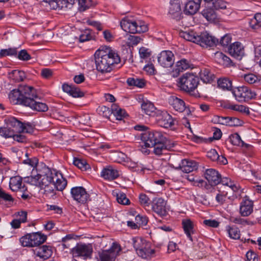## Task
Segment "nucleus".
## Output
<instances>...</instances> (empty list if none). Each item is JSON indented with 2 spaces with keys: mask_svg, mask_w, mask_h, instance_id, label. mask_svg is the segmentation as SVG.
I'll list each match as a JSON object with an SVG mask.
<instances>
[{
  "mask_svg": "<svg viewBox=\"0 0 261 261\" xmlns=\"http://www.w3.org/2000/svg\"><path fill=\"white\" fill-rule=\"evenodd\" d=\"M36 90L32 86L20 85L18 89L12 90L9 94L10 102L13 105H22L38 112H46L48 107L45 103L37 101Z\"/></svg>",
  "mask_w": 261,
  "mask_h": 261,
  "instance_id": "obj_1",
  "label": "nucleus"
},
{
  "mask_svg": "<svg viewBox=\"0 0 261 261\" xmlns=\"http://www.w3.org/2000/svg\"><path fill=\"white\" fill-rule=\"evenodd\" d=\"M96 70L102 73L110 72L121 59L117 51L109 46L100 47L94 54Z\"/></svg>",
  "mask_w": 261,
  "mask_h": 261,
  "instance_id": "obj_2",
  "label": "nucleus"
},
{
  "mask_svg": "<svg viewBox=\"0 0 261 261\" xmlns=\"http://www.w3.org/2000/svg\"><path fill=\"white\" fill-rule=\"evenodd\" d=\"M47 170V172L44 175H41L39 173L35 174L33 169L30 176L24 177V182L41 188L53 182L57 190L63 191L65 188V183L63 182L64 179L61 173L55 170L51 171L48 168Z\"/></svg>",
  "mask_w": 261,
  "mask_h": 261,
  "instance_id": "obj_3",
  "label": "nucleus"
},
{
  "mask_svg": "<svg viewBox=\"0 0 261 261\" xmlns=\"http://www.w3.org/2000/svg\"><path fill=\"white\" fill-rule=\"evenodd\" d=\"M199 82V78L196 74L192 72H187L178 79V86L181 90L197 97L200 96V94L195 90Z\"/></svg>",
  "mask_w": 261,
  "mask_h": 261,
  "instance_id": "obj_4",
  "label": "nucleus"
},
{
  "mask_svg": "<svg viewBox=\"0 0 261 261\" xmlns=\"http://www.w3.org/2000/svg\"><path fill=\"white\" fill-rule=\"evenodd\" d=\"M133 244L137 254L143 258H147L154 253L150 243L142 238H133Z\"/></svg>",
  "mask_w": 261,
  "mask_h": 261,
  "instance_id": "obj_5",
  "label": "nucleus"
},
{
  "mask_svg": "<svg viewBox=\"0 0 261 261\" xmlns=\"http://www.w3.org/2000/svg\"><path fill=\"white\" fill-rule=\"evenodd\" d=\"M121 28L130 33H141L148 30L147 25L144 22L133 21L128 18L123 19L120 22Z\"/></svg>",
  "mask_w": 261,
  "mask_h": 261,
  "instance_id": "obj_6",
  "label": "nucleus"
},
{
  "mask_svg": "<svg viewBox=\"0 0 261 261\" xmlns=\"http://www.w3.org/2000/svg\"><path fill=\"white\" fill-rule=\"evenodd\" d=\"M5 124L13 128L14 132L31 133L33 130L32 126L29 123H22L14 117H8L5 119Z\"/></svg>",
  "mask_w": 261,
  "mask_h": 261,
  "instance_id": "obj_7",
  "label": "nucleus"
},
{
  "mask_svg": "<svg viewBox=\"0 0 261 261\" xmlns=\"http://www.w3.org/2000/svg\"><path fill=\"white\" fill-rule=\"evenodd\" d=\"M121 251L120 246L116 243H113L109 249L98 252V261H115Z\"/></svg>",
  "mask_w": 261,
  "mask_h": 261,
  "instance_id": "obj_8",
  "label": "nucleus"
},
{
  "mask_svg": "<svg viewBox=\"0 0 261 261\" xmlns=\"http://www.w3.org/2000/svg\"><path fill=\"white\" fill-rule=\"evenodd\" d=\"M163 136L160 132L146 131L141 134V140L146 147H152L156 142L163 140Z\"/></svg>",
  "mask_w": 261,
  "mask_h": 261,
  "instance_id": "obj_9",
  "label": "nucleus"
},
{
  "mask_svg": "<svg viewBox=\"0 0 261 261\" xmlns=\"http://www.w3.org/2000/svg\"><path fill=\"white\" fill-rule=\"evenodd\" d=\"M236 99L240 101H246L254 98L256 93L246 86L236 88L232 92Z\"/></svg>",
  "mask_w": 261,
  "mask_h": 261,
  "instance_id": "obj_10",
  "label": "nucleus"
},
{
  "mask_svg": "<svg viewBox=\"0 0 261 261\" xmlns=\"http://www.w3.org/2000/svg\"><path fill=\"white\" fill-rule=\"evenodd\" d=\"M202 8V14L208 21L215 22L217 20V14L212 6V0H203Z\"/></svg>",
  "mask_w": 261,
  "mask_h": 261,
  "instance_id": "obj_11",
  "label": "nucleus"
},
{
  "mask_svg": "<svg viewBox=\"0 0 261 261\" xmlns=\"http://www.w3.org/2000/svg\"><path fill=\"white\" fill-rule=\"evenodd\" d=\"M93 248L90 244H80L72 249V254L74 257H82L84 259L90 258Z\"/></svg>",
  "mask_w": 261,
  "mask_h": 261,
  "instance_id": "obj_12",
  "label": "nucleus"
},
{
  "mask_svg": "<svg viewBox=\"0 0 261 261\" xmlns=\"http://www.w3.org/2000/svg\"><path fill=\"white\" fill-rule=\"evenodd\" d=\"M158 62L164 68L171 67L174 62V55L170 50H163L159 54Z\"/></svg>",
  "mask_w": 261,
  "mask_h": 261,
  "instance_id": "obj_13",
  "label": "nucleus"
},
{
  "mask_svg": "<svg viewBox=\"0 0 261 261\" xmlns=\"http://www.w3.org/2000/svg\"><path fill=\"white\" fill-rule=\"evenodd\" d=\"M156 121L159 125L164 128H169L174 125L172 116L166 111H157Z\"/></svg>",
  "mask_w": 261,
  "mask_h": 261,
  "instance_id": "obj_14",
  "label": "nucleus"
},
{
  "mask_svg": "<svg viewBox=\"0 0 261 261\" xmlns=\"http://www.w3.org/2000/svg\"><path fill=\"white\" fill-rule=\"evenodd\" d=\"M197 44L203 47H212L218 43V40L214 37L211 36L207 32H203L198 36Z\"/></svg>",
  "mask_w": 261,
  "mask_h": 261,
  "instance_id": "obj_15",
  "label": "nucleus"
},
{
  "mask_svg": "<svg viewBox=\"0 0 261 261\" xmlns=\"http://www.w3.org/2000/svg\"><path fill=\"white\" fill-rule=\"evenodd\" d=\"M166 201L162 198H154L152 203V211L160 216H164L167 213Z\"/></svg>",
  "mask_w": 261,
  "mask_h": 261,
  "instance_id": "obj_16",
  "label": "nucleus"
},
{
  "mask_svg": "<svg viewBox=\"0 0 261 261\" xmlns=\"http://www.w3.org/2000/svg\"><path fill=\"white\" fill-rule=\"evenodd\" d=\"M71 194L75 200L81 203L86 202L89 197L86 190L82 187H76L72 188Z\"/></svg>",
  "mask_w": 261,
  "mask_h": 261,
  "instance_id": "obj_17",
  "label": "nucleus"
},
{
  "mask_svg": "<svg viewBox=\"0 0 261 261\" xmlns=\"http://www.w3.org/2000/svg\"><path fill=\"white\" fill-rule=\"evenodd\" d=\"M101 176L105 179L112 180L120 175V171L112 166H107L101 172Z\"/></svg>",
  "mask_w": 261,
  "mask_h": 261,
  "instance_id": "obj_18",
  "label": "nucleus"
},
{
  "mask_svg": "<svg viewBox=\"0 0 261 261\" xmlns=\"http://www.w3.org/2000/svg\"><path fill=\"white\" fill-rule=\"evenodd\" d=\"M253 202L247 196L244 197L240 204V213L241 216L246 217L253 212Z\"/></svg>",
  "mask_w": 261,
  "mask_h": 261,
  "instance_id": "obj_19",
  "label": "nucleus"
},
{
  "mask_svg": "<svg viewBox=\"0 0 261 261\" xmlns=\"http://www.w3.org/2000/svg\"><path fill=\"white\" fill-rule=\"evenodd\" d=\"M204 176L211 186H216L220 182V174L214 169H206Z\"/></svg>",
  "mask_w": 261,
  "mask_h": 261,
  "instance_id": "obj_20",
  "label": "nucleus"
},
{
  "mask_svg": "<svg viewBox=\"0 0 261 261\" xmlns=\"http://www.w3.org/2000/svg\"><path fill=\"white\" fill-rule=\"evenodd\" d=\"M36 256L46 260L49 258L53 254L52 247L48 245H43L34 250Z\"/></svg>",
  "mask_w": 261,
  "mask_h": 261,
  "instance_id": "obj_21",
  "label": "nucleus"
},
{
  "mask_svg": "<svg viewBox=\"0 0 261 261\" xmlns=\"http://www.w3.org/2000/svg\"><path fill=\"white\" fill-rule=\"evenodd\" d=\"M228 52L232 57L239 60L241 59L244 54L243 46L238 42H234L230 45Z\"/></svg>",
  "mask_w": 261,
  "mask_h": 261,
  "instance_id": "obj_22",
  "label": "nucleus"
},
{
  "mask_svg": "<svg viewBox=\"0 0 261 261\" xmlns=\"http://www.w3.org/2000/svg\"><path fill=\"white\" fill-rule=\"evenodd\" d=\"M181 14V5L179 1L178 0L172 1L170 3L169 14L172 18L179 20Z\"/></svg>",
  "mask_w": 261,
  "mask_h": 261,
  "instance_id": "obj_23",
  "label": "nucleus"
},
{
  "mask_svg": "<svg viewBox=\"0 0 261 261\" xmlns=\"http://www.w3.org/2000/svg\"><path fill=\"white\" fill-rule=\"evenodd\" d=\"M9 186L10 189L13 191L24 192L27 189L24 185L22 186V178L19 176L11 177Z\"/></svg>",
  "mask_w": 261,
  "mask_h": 261,
  "instance_id": "obj_24",
  "label": "nucleus"
},
{
  "mask_svg": "<svg viewBox=\"0 0 261 261\" xmlns=\"http://www.w3.org/2000/svg\"><path fill=\"white\" fill-rule=\"evenodd\" d=\"M180 168L184 172L190 173L198 169V163L193 160L185 159L182 160Z\"/></svg>",
  "mask_w": 261,
  "mask_h": 261,
  "instance_id": "obj_25",
  "label": "nucleus"
},
{
  "mask_svg": "<svg viewBox=\"0 0 261 261\" xmlns=\"http://www.w3.org/2000/svg\"><path fill=\"white\" fill-rule=\"evenodd\" d=\"M195 1H190L187 3L185 5V10L186 14L193 15L199 10L200 6H202L203 0H200V1H198V0Z\"/></svg>",
  "mask_w": 261,
  "mask_h": 261,
  "instance_id": "obj_26",
  "label": "nucleus"
},
{
  "mask_svg": "<svg viewBox=\"0 0 261 261\" xmlns=\"http://www.w3.org/2000/svg\"><path fill=\"white\" fill-rule=\"evenodd\" d=\"M169 103L175 111L179 112H182L186 108L184 101L174 96L169 97Z\"/></svg>",
  "mask_w": 261,
  "mask_h": 261,
  "instance_id": "obj_27",
  "label": "nucleus"
},
{
  "mask_svg": "<svg viewBox=\"0 0 261 261\" xmlns=\"http://www.w3.org/2000/svg\"><path fill=\"white\" fill-rule=\"evenodd\" d=\"M190 67V63L187 60L183 59L177 61L173 69V76H177L180 72H183Z\"/></svg>",
  "mask_w": 261,
  "mask_h": 261,
  "instance_id": "obj_28",
  "label": "nucleus"
},
{
  "mask_svg": "<svg viewBox=\"0 0 261 261\" xmlns=\"http://www.w3.org/2000/svg\"><path fill=\"white\" fill-rule=\"evenodd\" d=\"M182 226L185 233L191 241H193L192 235L195 233L193 222L190 219H184Z\"/></svg>",
  "mask_w": 261,
  "mask_h": 261,
  "instance_id": "obj_29",
  "label": "nucleus"
},
{
  "mask_svg": "<svg viewBox=\"0 0 261 261\" xmlns=\"http://www.w3.org/2000/svg\"><path fill=\"white\" fill-rule=\"evenodd\" d=\"M66 93L74 98H82L85 96V92L74 85L66 84Z\"/></svg>",
  "mask_w": 261,
  "mask_h": 261,
  "instance_id": "obj_30",
  "label": "nucleus"
},
{
  "mask_svg": "<svg viewBox=\"0 0 261 261\" xmlns=\"http://www.w3.org/2000/svg\"><path fill=\"white\" fill-rule=\"evenodd\" d=\"M30 234L32 246H37L43 244L47 239V236L40 232Z\"/></svg>",
  "mask_w": 261,
  "mask_h": 261,
  "instance_id": "obj_31",
  "label": "nucleus"
},
{
  "mask_svg": "<svg viewBox=\"0 0 261 261\" xmlns=\"http://www.w3.org/2000/svg\"><path fill=\"white\" fill-rule=\"evenodd\" d=\"M168 140L163 136V139L162 141L156 142L153 145V152L156 155H160L163 153V152L168 148Z\"/></svg>",
  "mask_w": 261,
  "mask_h": 261,
  "instance_id": "obj_32",
  "label": "nucleus"
},
{
  "mask_svg": "<svg viewBox=\"0 0 261 261\" xmlns=\"http://www.w3.org/2000/svg\"><path fill=\"white\" fill-rule=\"evenodd\" d=\"M141 108L147 115L153 116L155 114H157L156 109L153 103L147 100L143 101L141 105Z\"/></svg>",
  "mask_w": 261,
  "mask_h": 261,
  "instance_id": "obj_33",
  "label": "nucleus"
},
{
  "mask_svg": "<svg viewBox=\"0 0 261 261\" xmlns=\"http://www.w3.org/2000/svg\"><path fill=\"white\" fill-rule=\"evenodd\" d=\"M179 35L184 39L196 43H197L198 39H199V35H198L195 32L192 30L181 32L179 33Z\"/></svg>",
  "mask_w": 261,
  "mask_h": 261,
  "instance_id": "obj_34",
  "label": "nucleus"
},
{
  "mask_svg": "<svg viewBox=\"0 0 261 261\" xmlns=\"http://www.w3.org/2000/svg\"><path fill=\"white\" fill-rule=\"evenodd\" d=\"M200 75L201 80L205 83H210L213 80L215 76L209 69L204 68L201 70Z\"/></svg>",
  "mask_w": 261,
  "mask_h": 261,
  "instance_id": "obj_35",
  "label": "nucleus"
},
{
  "mask_svg": "<svg viewBox=\"0 0 261 261\" xmlns=\"http://www.w3.org/2000/svg\"><path fill=\"white\" fill-rule=\"evenodd\" d=\"M111 109L112 114L117 120H122L125 115V111L115 104L112 105Z\"/></svg>",
  "mask_w": 261,
  "mask_h": 261,
  "instance_id": "obj_36",
  "label": "nucleus"
},
{
  "mask_svg": "<svg viewBox=\"0 0 261 261\" xmlns=\"http://www.w3.org/2000/svg\"><path fill=\"white\" fill-rule=\"evenodd\" d=\"M10 77L14 81L19 82L23 81L26 77V75L25 73L23 71L14 70L10 74Z\"/></svg>",
  "mask_w": 261,
  "mask_h": 261,
  "instance_id": "obj_37",
  "label": "nucleus"
},
{
  "mask_svg": "<svg viewBox=\"0 0 261 261\" xmlns=\"http://www.w3.org/2000/svg\"><path fill=\"white\" fill-rule=\"evenodd\" d=\"M218 87L224 90H231L232 83L231 81L226 78L220 79L218 80Z\"/></svg>",
  "mask_w": 261,
  "mask_h": 261,
  "instance_id": "obj_38",
  "label": "nucleus"
},
{
  "mask_svg": "<svg viewBox=\"0 0 261 261\" xmlns=\"http://www.w3.org/2000/svg\"><path fill=\"white\" fill-rule=\"evenodd\" d=\"M92 38L91 32L90 30H85L79 36H75L73 40H79L81 42H84L91 40Z\"/></svg>",
  "mask_w": 261,
  "mask_h": 261,
  "instance_id": "obj_39",
  "label": "nucleus"
},
{
  "mask_svg": "<svg viewBox=\"0 0 261 261\" xmlns=\"http://www.w3.org/2000/svg\"><path fill=\"white\" fill-rule=\"evenodd\" d=\"M127 83L129 86H134L139 88L143 87L145 84L144 79L134 77L128 78L127 80Z\"/></svg>",
  "mask_w": 261,
  "mask_h": 261,
  "instance_id": "obj_40",
  "label": "nucleus"
},
{
  "mask_svg": "<svg viewBox=\"0 0 261 261\" xmlns=\"http://www.w3.org/2000/svg\"><path fill=\"white\" fill-rule=\"evenodd\" d=\"M73 164L83 171H86L90 169V166L87 161L83 159H75L73 161Z\"/></svg>",
  "mask_w": 261,
  "mask_h": 261,
  "instance_id": "obj_41",
  "label": "nucleus"
},
{
  "mask_svg": "<svg viewBox=\"0 0 261 261\" xmlns=\"http://www.w3.org/2000/svg\"><path fill=\"white\" fill-rule=\"evenodd\" d=\"M52 9L61 10L63 8L65 0H45Z\"/></svg>",
  "mask_w": 261,
  "mask_h": 261,
  "instance_id": "obj_42",
  "label": "nucleus"
},
{
  "mask_svg": "<svg viewBox=\"0 0 261 261\" xmlns=\"http://www.w3.org/2000/svg\"><path fill=\"white\" fill-rule=\"evenodd\" d=\"M14 133V129H12L7 125L0 127V135L5 138L12 137Z\"/></svg>",
  "mask_w": 261,
  "mask_h": 261,
  "instance_id": "obj_43",
  "label": "nucleus"
},
{
  "mask_svg": "<svg viewBox=\"0 0 261 261\" xmlns=\"http://www.w3.org/2000/svg\"><path fill=\"white\" fill-rule=\"evenodd\" d=\"M250 26L254 29L261 27V13L255 14L254 17L249 22Z\"/></svg>",
  "mask_w": 261,
  "mask_h": 261,
  "instance_id": "obj_44",
  "label": "nucleus"
},
{
  "mask_svg": "<svg viewBox=\"0 0 261 261\" xmlns=\"http://www.w3.org/2000/svg\"><path fill=\"white\" fill-rule=\"evenodd\" d=\"M215 56L218 61L223 65H230L231 62L230 58L222 53L218 52L215 54Z\"/></svg>",
  "mask_w": 261,
  "mask_h": 261,
  "instance_id": "obj_45",
  "label": "nucleus"
},
{
  "mask_svg": "<svg viewBox=\"0 0 261 261\" xmlns=\"http://www.w3.org/2000/svg\"><path fill=\"white\" fill-rule=\"evenodd\" d=\"M229 141L233 145L243 146L244 144V142L241 140V137L237 133L231 135L229 136Z\"/></svg>",
  "mask_w": 261,
  "mask_h": 261,
  "instance_id": "obj_46",
  "label": "nucleus"
},
{
  "mask_svg": "<svg viewBox=\"0 0 261 261\" xmlns=\"http://www.w3.org/2000/svg\"><path fill=\"white\" fill-rule=\"evenodd\" d=\"M227 230L230 238L237 240L240 238V231L237 227L227 226Z\"/></svg>",
  "mask_w": 261,
  "mask_h": 261,
  "instance_id": "obj_47",
  "label": "nucleus"
},
{
  "mask_svg": "<svg viewBox=\"0 0 261 261\" xmlns=\"http://www.w3.org/2000/svg\"><path fill=\"white\" fill-rule=\"evenodd\" d=\"M220 182L223 185L228 187L233 191H236L238 190V186L230 179L227 177H223L222 178L220 177Z\"/></svg>",
  "mask_w": 261,
  "mask_h": 261,
  "instance_id": "obj_48",
  "label": "nucleus"
},
{
  "mask_svg": "<svg viewBox=\"0 0 261 261\" xmlns=\"http://www.w3.org/2000/svg\"><path fill=\"white\" fill-rule=\"evenodd\" d=\"M17 55V50L14 48L2 49L0 50V58L9 56Z\"/></svg>",
  "mask_w": 261,
  "mask_h": 261,
  "instance_id": "obj_49",
  "label": "nucleus"
},
{
  "mask_svg": "<svg viewBox=\"0 0 261 261\" xmlns=\"http://www.w3.org/2000/svg\"><path fill=\"white\" fill-rule=\"evenodd\" d=\"M21 244L24 247H33L32 242H31V239L30 234L28 233L23 237H22L20 240Z\"/></svg>",
  "mask_w": 261,
  "mask_h": 261,
  "instance_id": "obj_50",
  "label": "nucleus"
},
{
  "mask_svg": "<svg viewBox=\"0 0 261 261\" xmlns=\"http://www.w3.org/2000/svg\"><path fill=\"white\" fill-rule=\"evenodd\" d=\"M117 200L118 203L123 205H128L130 203L129 200L127 198L126 195L122 192L117 194Z\"/></svg>",
  "mask_w": 261,
  "mask_h": 261,
  "instance_id": "obj_51",
  "label": "nucleus"
},
{
  "mask_svg": "<svg viewBox=\"0 0 261 261\" xmlns=\"http://www.w3.org/2000/svg\"><path fill=\"white\" fill-rule=\"evenodd\" d=\"M80 11H84L92 6L91 0H79Z\"/></svg>",
  "mask_w": 261,
  "mask_h": 261,
  "instance_id": "obj_52",
  "label": "nucleus"
},
{
  "mask_svg": "<svg viewBox=\"0 0 261 261\" xmlns=\"http://www.w3.org/2000/svg\"><path fill=\"white\" fill-rule=\"evenodd\" d=\"M54 184L53 182H51L50 184L47 185V186H44L43 188H44V194L47 196H53L55 194L54 192V188H56V186H54Z\"/></svg>",
  "mask_w": 261,
  "mask_h": 261,
  "instance_id": "obj_53",
  "label": "nucleus"
},
{
  "mask_svg": "<svg viewBox=\"0 0 261 261\" xmlns=\"http://www.w3.org/2000/svg\"><path fill=\"white\" fill-rule=\"evenodd\" d=\"M212 6L215 10L225 9L226 8V3L222 0H212Z\"/></svg>",
  "mask_w": 261,
  "mask_h": 261,
  "instance_id": "obj_54",
  "label": "nucleus"
},
{
  "mask_svg": "<svg viewBox=\"0 0 261 261\" xmlns=\"http://www.w3.org/2000/svg\"><path fill=\"white\" fill-rule=\"evenodd\" d=\"M244 80L246 83L252 84L257 81L258 78L254 74L249 73L244 75Z\"/></svg>",
  "mask_w": 261,
  "mask_h": 261,
  "instance_id": "obj_55",
  "label": "nucleus"
},
{
  "mask_svg": "<svg viewBox=\"0 0 261 261\" xmlns=\"http://www.w3.org/2000/svg\"><path fill=\"white\" fill-rule=\"evenodd\" d=\"M230 109L238 112L244 113L247 114H249L248 108L243 105H233L230 107Z\"/></svg>",
  "mask_w": 261,
  "mask_h": 261,
  "instance_id": "obj_56",
  "label": "nucleus"
},
{
  "mask_svg": "<svg viewBox=\"0 0 261 261\" xmlns=\"http://www.w3.org/2000/svg\"><path fill=\"white\" fill-rule=\"evenodd\" d=\"M140 202L144 207L149 206L150 204V199L144 194H141L139 196Z\"/></svg>",
  "mask_w": 261,
  "mask_h": 261,
  "instance_id": "obj_57",
  "label": "nucleus"
},
{
  "mask_svg": "<svg viewBox=\"0 0 261 261\" xmlns=\"http://www.w3.org/2000/svg\"><path fill=\"white\" fill-rule=\"evenodd\" d=\"M139 54L141 58L147 59L151 56V51L149 49L142 47L139 49Z\"/></svg>",
  "mask_w": 261,
  "mask_h": 261,
  "instance_id": "obj_58",
  "label": "nucleus"
},
{
  "mask_svg": "<svg viewBox=\"0 0 261 261\" xmlns=\"http://www.w3.org/2000/svg\"><path fill=\"white\" fill-rule=\"evenodd\" d=\"M243 124V121L236 117H229V121L228 126H241Z\"/></svg>",
  "mask_w": 261,
  "mask_h": 261,
  "instance_id": "obj_59",
  "label": "nucleus"
},
{
  "mask_svg": "<svg viewBox=\"0 0 261 261\" xmlns=\"http://www.w3.org/2000/svg\"><path fill=\"white\" fill-rule=\"evenodd\" d=\"M17 57L19 60L23 61H28L31 59V56L24 49L21 50L19 52Z\"/></svg>",
  "mask_w": 261,
  "mask_h": 261,
  "instance_id": "obj_60",
  "label": "nucleus"
},
{
  "mask_svg": "<svg viewBox=\"0 0 261 261\" xmlns=\"http://www.w3.org/2000/svg\"><path fill=\"white\" fill-rule=\"evenodd\" d=\"M218 153L214 149H212L207 152V156L212 161L216 162L218 158Z\"/></svg>",
  "mask_w": 261,
  "mask_h": 261,
  "instance_id": "obj_61",
  "label": "nucleus"
},
{
  "mask_svg": "<svg viewBox=\"0 0 261 261\" xmlns=\"http://www.w3.org/2000/svg\"><path fill=\"white\" fill-rule=\"evenodd\" d=\"M247 261H258L256 254L252 250L248 251L246 254Z\"/></svg>",
  "mask_w": 261,
  "mask_h": 261,
  "instance_id": "obj_62",
  "label": "nucleus"
},
{
  "mask_svg": "<svg viewBox=\"0 0 261 261\" xmlns=\"http://www.w3.org/2000/svg\"><path fill=\"white\" fill-rule=\"evenodd\" d=\"M203 224L208 227L213 228L218 227L219 225V222L215 220H205L203 221Z\"/></svg>",
  "mask_w": 261,
  "mask_h": 261,
  "instance_id": "obj_63",
  "label": "nucleus"
},
{
  "mask_svg": "<svg viewBox=\"0 0 261 261\" xmlns=\"http://www.w3.org/2000/svg\"><path fill=\"white\" fill-rule=\"evenodd\" d=\"M16 216L22 223H25L27 220V213L25 211L18 212L16 214Z\"/></svg>",
  "mask_w": 261,
  "mask_h": 261,
  "instance_id": "obj_64",
  "label": "nucleus"
}]
</instances>
